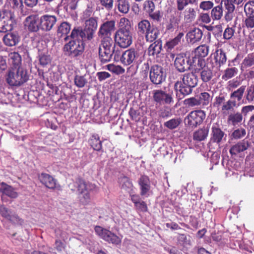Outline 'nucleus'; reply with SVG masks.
<instances>
[{
	"mask_svg": "<svg viewBox=\"0 0 254 254\" xmlns=\"http://www.w3.org/2000/svg\"><path fill=\"white\" fill-rule=\"evenodd\" d=\"M226 53L224 51L220 49L216 51L214 53V60L215 61L216 65L220 67L224 65L227 61Z\"/></svg>",
	"mask_w": 254,
	"mask_h": 254,
	"instance_id": "obj_23",
	"label": "nucleus"
},
{
	"mask_svg": "<svg viewBox=\"0 0 254 254\" xmlns=\"http://www.w3.org/2000/svg\"><path fill=\"white\" fill-rule=\"evenodd\" d=\"M7 220L14 225H21L23 223V220L13 212L9 216Z\"/></svg>",
	"mask_w": 254,
	"mask_h": 254,
	"instance_id": "obj_49",
	"label": "nucleus"
},
{
	"mask_svg": "<svg viewBox=\"0 0 254 254\" xmlns=\"http://www.w3.org/2000/svg\"><path fill=\"white\" fill-rule=\"evenodd\" d=\"M115 29V21L113 20L106 21L100 25L98 32V36L100 38L110 37Z\"/></svg>",
	"mask_w": 254,
	"mask_h": 254,
	"instance_id": "obj_14",
	"label": "nucleus"
},
{
	"mask_svg": "<svg viewBox=\"0 0 254 254\" xmlns=\"http://www.w3.org/2000/svg\"><path fill=\"white\" fill-rule=\"evenodd\" d=\"M235 32V27H227L224 31L223 38L225 40H230L234 36Z\"/></svg>",
	"mask_w": 254,
	"mask_h": 254,
	"instance_id": "obj_61",
	"label": "nucleus"
},
{
	"mask_svg": "<svg viewBox=\"0 0 254 254\" xmlns=\"http://www.w3.org/2000/svg\"><path fill=\"white\" fill-rule=\"evenodd\" d=\"M184 35V33L183 32H179L174 39L167 42L166 45L168 49H172L176 46L181 43V39L183 37Z\"/></svg>",
	"mask_w": 254,
	"mask_h": 254,
	"instance_id": "obj_44",
	"label": "nucleus"
},
{
	"mask_svg": "<svg viewBox=\"0 0 254 254\" xmlns=\"http://www.w3.org/2000/svg\"><path fill=\"white\" fill-rule=\"evenodd\" d=\"M205 117V112L203 110L192 111L185 117L184 122L187 126L195 128L202 123Z\"/></svg>",
	"mask_w": 254,
	"mask_h": 254,
	"instance_id": "obj_6",
	"label": "nucleus"
},
{
	"mask_svg": "<svg viewBox=\"0 0 254 254\" xmlns=\"http://www.w3.org/2000/svg\"><path fill=\"white\" fill-rule=\"evenodd\" d=\"M237 102L235 100L229 99L226 102H224L222 106L221 110L222 111H229L233 110L234 108L236 107Z\"/></svg>",
	"mask_w": 254,
	"mask_h": 254,
	"instance_id": "obj_53",
	"label": "nucleus"
},
{
	"mask_svg": "<svg viewBox=\"0 0 254 254\" xmlns=\"http://www.w3.org/2000/svg\"><path fill=\"white\" fill-rule=\"evenodd\" d=\"M20 37L16 33L11 32L5 34L2 39L4 44L8 47L16 45L19 42Z\"/></svg>",
	"mask_w": 254,
	"mask_h": 254,
	"instance_id": "obj_19",
	"label": "nucleus"
},
{
	"mask_svg": "<svg viewBox=\"0 0 254 254\" xmlns=\"http://www.w3.org/2000/svg\"><path fill=\"white\" fill-rule=\"evenodd\" d=\"M244 12L246 16H254V0H249L245 4Z\"/></svg>",
	"mask_w": 254,
	"mask_h": 254,
	"instance_id": "obj_50",
	"label": "nucleus"
},
{
	"mask_svg": "<svg viewBox=\"0 0 254 254\" xmlns=\"http://www.w3.org/2000/svg\"><path fill=\"white\" fill-rule=\"evenodd\" d=\"M57 22V17L55 15L45 14L40 17L41 30L48 32L50 31Z\"/></svg>",
	"mask_w": 254,
	"mask_h": 254,
	"instance_id": "obj_15",
	"label": "nucleus"
},
{
	"mask_svg": "<svg viewBox=\"0 0 254 254\" xmlns=\"http://www.w3.org/2000/svg\"><path fill=\"white\" fill-rule=\"evenodd\" d=\"M138 184L141 196L148 197L151 192V182L149 177L146 175H141L138 180Z\"/></svg>",
	"mask_w": 254,
	"mask_h": 254,
	"instance_id": "obj_16",
	"label": "nucleus"
},
{
	"mask_svg": "<svg viewBox=\"0 0 254 254\" xmlns=\"http://www.w3.org/2000/svg\"><path fill=\"white\" fill-rule=\"evenodd\" d=\"M39 178L40 182L47 188L50 189L56 188V180L49 174L42 173Z\"/></svg>",
	"mask_w": 254,
	"mask_h": 254,
	"instance_id": "obj_21",
	"label": "nucleus"
},
{
	"mask_svg": "<svg viewBox=\"0 0 254 254\" xmlns=\"http://www.w3.org/2000/svg\"><path fill=\"white\" fill-rule=\"evenodd\" d=\"M78 195L79 200L83 204L86 205L90 201V195L88 190L80 193Z\"/></svg>",
	"mask_w": 254,
	"mask_h": 254,
	"instance_id": "obj_62",
	"label": "nucleus"
},
{
	"mask_svg": "<svg viewBox=\"0 0 254 254\" xmlns=\"http://www.w3.org/2000/svg\"><path fill=\"white\" fill-rule=\"evenodd\" d=\"M98 18H90L84 21V28H74L71 31L72 38L80 37L82 40L91 41L94 37L98 27Z\"/></svg>",
	"mask_w": 254,
	"mask_h": 254,
	"instance_id": "obj_2",
	"label": "nucleus"
},
{
	"mask_svg": "<svg viewBox=\"0 0 254 254\" xmlns=\"http://www.w3.org/2000/svg\"><path fill=\"white\" fill-rule=\"evenodd\" d=\"M26 28L31 32H36L41 29L40 18L37 16L31 15L27 17L25 20Z\"/></svg>",
	"mask_w": 254,
	"mask_h": 254,
	"instance_id": "obj_17",
	"label": "nucleus"
},
{
	"mask_svg": "<svg viewBox=\"0 0 254 254\" xmlns=\"http://www.w3.org/2000/svg\"><path fill=\"white\" fill-rule=\"evenodd\" d=\"M246 88V86L245 85L241 86L237 90L231 93L230 98L233 100L237 99L238 101H241L243 97Z\"/></svg>",
	"mask_w": 254,
	"mask_h": 254,
	"instance_id": "obj_41",
	"label": "nucleus"
},
{
	"mask_svg": "<svg viewBox=\"0 0 254 254\" xmlns=\"http://www.w3.org/2000/svg\"><path fill=\"white\" fill-rule=\"evenodd\" d=\"M173 91L167 92L161 89L153 91V98L155 102L159 105H171L174 103Z\"/></svg>",
	"mask_w": 254,
	"mask_h": 254,
	"instance_id": "obj_9",
	"label": "nucleus"
},
{
	"mask_svg": "<svg viewBox=\"0 0 254 254\" xmlns=\"http://www.w3.org/2000/svg\"><path fill=\"white\" fill-rule=\"evenodd\" d=\"M202 35V32L200 29L194 28L187 33L186 37L189 43L194 44L201 40Z\"/></svg>",
	"mask_w": 254,
	"mask_h": 254,
	"instance_id": "obj_20",
	"label": "nucleus"
},
{
	"mask_svg": "<svg viewBox=\"0 0 254 254\" xmlns=\"http://www.w3.org/2000/svg\"><path fill=\"white\" fill-rule=\"evenodd\" d=\"M195 1L196 0H177V9L182 11L189 4H193Z\"/></svg>",
	"mask_w": 254,
	"mask_h": 254,
	"instance_id": "obj_58",
	"label": "nucleus"
},
{
	"mask_svg": "<svg viewBox=\"0 0 254 254\" xmlns=\"http://www.w3.org/2000/svg\"><path fill=\"white\" fill-rule=\"evenodd\" d=\"M245 96L249 103H252L254 100V84L248 87Z\"/></svg>",
	"mask_w": 254,
	"mask_h": 254,
	"instance_id": "obj_54",
	"label": "nucleus"
},
{
	"mask_svg": "<svg viewBox=\"0 0 254 254\" xmlns=\"http://www.w3.org/2000/svg\"><path fill=\"white\" fill-rule=\"evenodd\" d=\"M95 232L99 236L109 243L117 245L121 243V239L111 231L96 226Z\"/></svg>",
	"mask_w": 254,
	"mask_h": 254,
	"instance_id": "obj_11",
	"label": "nucleus"
},
{
	"mask_svg": "<svg viewBox=\"0 0 254 254\" xmlns=\"http://www.w3.org/2000/svg\"><path fill=\"white\" fill-rule=\"evenodd\" d=\"M181 122L182 120L180 118H173L165 122L164 126L170 129H174L179 127Z\"/></svg>",
	"mask_w": 254,
	"mask_h": 254,
	"instance_id": "obj_45",
	"label": "nucleus"
},
{
	"mask_svg": "<svg viewBox=\"0 0 254 254\" xmlns=\"http://www.w3.org/2000/svg\"><path fill=\"white\" fill-rule=\"evenodd\" d=\"M162 50V41L160 39L156 40L151 44L148 49V55L150 56H157Z\"/></svg>",
	"mask_w": 254,
	"mask_h": 254,
	"instance_id": "obj_28",
	"label": "nucleus"
},
{
	"mask_svg": "<svg viewBox=\"0 0 254 254\" xmlns=\"http://www.w3.org/2000/svg\"><path fill=\"white\" fill-rule=\"evenodd\" d=\"M69 187L72 191L77 190L78 194L88 190L87 185L84 181L81 179H78L75 182L69 184Z\"/></svg>",
	"mask_w": 254,
	"mask_h": 254,
	"instance_id": "obj_22",
	"label": "nucleus"
},
{
	"mask_svg": "<svg viewBox=\"0 0 254 254\" xmlns=\"http://www.w3.org/2000/svg\"><path fill=\"white\" fill-rule=\"evenodd\" d=\"M189 61L188 55H177L174 61V66L179 72H184L189 70Z\"/></svg>",
	"mask_w": 254,
	"mask_h": 254,
	"instance_id": "obj_13",
	"label": "nucleus"
},
{
	"mask_svg": "<svg viewBox=\"0 0 254 254\" xmlns=\"http://www.w3.org/2000/svg\"><path fill=\"white\" fill-rule=\"evenodd\" d=\"M226 94L220 93L214 99L213 103L214 107L219 108L222 104L223 105L226 101Z\"/></svg>",
	"mask_w": 254,
	"mask_h": 254,
	"instance_id": "obj_52",
	"label": "nucleus"
},
{
	"mask_svg": "<svg viewBox=\"0 0 254 254\" xmlns=\"http://www.w3.org/2000/svg\"><path fill=\"white\" fill-rule=\"evenodd\" d=\"M199 73H200L201 79L204 82L209 81L213 77L212 71L208 66L204 67V68L200 70Z\"/></svg>",
	"mask_w": 254,
	"mask_h": 254,
	"instance_id": "obj_37",
	"label": "nucleus"
},
{
	"mask_svg": "<svg viewBox=\"0 0 254 254\" xmlns=\"http://www.w3.org/2000/svg\"><path fill=\"white\" fill-rule=\"evenodd\" d=\"M118 183L120 188L130 192L133 188V184L129 178L126 176H121L118 179Z\"/></svg>",
	"mask_w": 254,
	"mask_h": 254,
	"instance_id": "obj_25",
	"label": "nucleus"
},
{
	"mask_svg": "<svg viewBox=\"0 0 254 254\" xmlns=\"http://www.w3.org/2000/svg\"><path fill=\"white\" fill-rule=\"evenodd\" d=\"M184 104L189 107L200 106L199 100L194 97H191L185 99Z\"/></svg>",
	"mask_w": 254,
	"mask_h": 254,
	"instance_id": "obj_64",
	"label": "nucleus"
},
{
	"mask_svg": "<svg viewBox=\"0 0 254 254\" xmlns=\"http://www.w3.org/2000/svg\"><path fill=\"white\" fill-rule=\"evenodd\" d=\"M79 38L80 37L75 38L71 37L72 40L64 46V51L66 55L74 58L82 54L84 50V40Z\"/></svg>",
	"mask_w": 254,
	"mask_h": 254,
	"instance_id": "obj_4",
	"label": "nucleus"
},
{
	"mask_svg": "<svg viewBox=\"0 0 254 254\" xmlns=\"http://www.w3.org/2000/svg\"><path fill=\"white\" fill-rule=\"evenodd\" d=\"M208 52L209 47L206 45H202L195 49L194 54L199 57L204 58L207 56Z\"/></svg>",
	"mask_w": 254,
	"mask_h": 254,
	"instance_id": "obj_46",
	"label": "nucleus"
},
{
	"mask_svg": "<svg viewBox=\"0 0 254 254\" xmlns=\"http://www.w3.org/2000/svg\"><path fill=\"white\" fill-rule=\"evenodd\" d=\"M140 53L137 49L130 48L123 52L121 63L124 65H129L135 63L140 58Z\"/></svg>",
	"mask_w": 254,
	"mask_h": 254,
	"instance_id": "obj_10",
	"label": "nucleus"
},
{
	"mask_svg": "<svg viewBox=\"0 0 254 254\" xmlns=\"http://www.w3.org/2000/svg\"><path fill=\"white\" fill-rule=\"evenodd\" d=\"M250 142L246 139L241 140L233 145L230 150V153L232 155H237L248 149L250 146Z\"/></svg>",
	"mask_w": 254,
	"mask_h": 254,
	"instance_id": "obj_18",
	"label": "nucleus"
},
{
	"mask_svg": "<svg viewBox=\"0 0 254 254\" xmlns=\"http://www.w3.org/2000/svg\"><path fill=\"white\" fill-rule=\"evenodd\" d=\"M184 20L187 23L193 21L195 18L196 12L193 8H187L184 12Z\"/></svg>",
	"mask_w": 254,
	"mask_h": 254,
	"instance_id": "obj_40",
	"label": "nucleus"
},
{
	"mask_svg": "<svg viewBox=\"0 0 254 254\" xmlns=\"http://www.w3.org/2000/svg\"><path fill=\"white\" fill-rule=\"evenodd\" d=\"M77 0H62L59 6H63L67 14L71 13L77 7Z\"/></svg>",
	"mask_w": 254,
	"mask_h": 254,
	"instance_id": "obj_24",
	"label": "nucleus"
},
{
	"mask_svg": "<svg viewBox=\"0 0 254 254\" xmlns=\"http://www.w3.org/2000/svg\"><path fill=\"white\" fill-rule=\"evenodd\" d=\"M243 120V115L239 112L231 113L229 115L227 122L229 125L236 126L241 123Z\"/></svg>",
	"mask_w": 254,
	"mask_h": 254,
	"instance_id": "obj_34",
	"label": "nucleus"
},
{
	"mask_svg": "<svg viewBox=\"0 0 254 254\" xmlns=\"http://www.w3.org/2000/svg\"><path fill=\"white\" fill-rule=\"evenodd\" d=\"M238 71L236 67H231L227 68L222 75V79L227 80L235 76Z\"/></svg>",
	"mask_w": 254,
	"mask_h": 254,
	"instance_id": "obj_51",
	"label": "nucleus"
},
{
	"mask_svg": "<svg viewBox=\"0 0 254 254\" xmlns=\"http://www.w3.org/2000/svg\"><path fill=\"white\" fill-rule=\"evenodd\" d=\"M246 134V129L244 128L240 127L234 130L232 133V136L234 139H238L244 137Z\"/></svg>",
	"mask_w": 254,
	"mask_h": 254,
	"instance_id": "obj_59",
	"label": "nucleus"
},
{
	"mask_svg": "<svg viewBox=\"0 0 254 254\" xmlns=\"http://www.w3.org/2000/svg\"><path fill=\"white\" fill-rule=\"evenodd\" d=\"M94 14L93 6L91 3L87 5L86 8L83 11L81 14V19L84 21L90 18H98L97 17H93Z\"/></svg>",
	"mask_w": 254,
	"mask_h": 254,
	"instance_id": "obj_36",
	"label": "nucleus"
},
{
	"mask_svg": "<svg viewBox=\"0 0 254 254\" xmlns=\"http://www.w3.org/2000/svg\"><path fill=\"white\" fill-rule=\"evenodd\" d=\"M227 138V134L220 128L218 123L213 124L210 134V141L218 145L224 143Z\"/></svg>",
	"mask_w": 254,
	"mask_h": 254,
	"instance_id": "obj_12",
	"label": "nucleus"
},
{
	"mask_svg": "<svg viewBox=\"0 0 254 254\" xmlns=\"http://www.w3.org/2000/svg\"><path fill=\"white\" fill-rule=\"evenodd\" d=\"M198 100L200 106L204 107L209 104L211 100V97L209 93L206 92H202L200 93Z\"/></svg>",
	"mask_w": 254,
	"mask_h": 254,
	"instance_id": "obj_47",
	"label": "nucleus"
},
{
	"mask_svg": "<svg viewBox=\"0 0 254 254\" xmlns=\"http://www.w3.org/2000/svg\"><path fill=\"white\" fill-rule=\"evenodd\" d=\"M89 143L94 150L100 151L102 150V141L100 140L98 134H93L89 139Z\"/></svg>",
	"mask_w": 254,
	"mask_h": 254,
	"instance_id": "obj_31",
	"label": "nucleus"
},
{
	"mask_svg": "<svg viewBox=\"0 0 254 254\" xmlns=\"http://www.w3.org/2000/svg\"><path fill=\"white\" fill-rule=\"evenodd\" d=\"M28 79L27 71L20 68L9 70L5 75L6 82L10 86H20Z\"/></svg>",
	"mask_w": 254,
	"mask_h": 254,
	"instance_id": "obj_3",
	"label": "nucleus"
},
{
	"mask_svg": "<svg viewBox=\"0 0 254 254\" xmlns=\"http://www.w3.org/2000/svg\"><path fill=\"white\" fill-rule=\"evenodd\" d=\"M209 132L208 127H203L196 130L193 134L194 140L201 141L204 140L207 137Z\"/></svg>",
	"mask_w": 254,
	"mask_h": 254,
	"instance_id": "obj_32",
	"label": "nucleus"
},
{
	"mask_svg": "<svg viewBox=\"0 0 254 254\" xmlns=\"http://www.w3.org/2000/svg\"><path fill=\"white\" fill-rule=\"evenodd\" d=\"M254 65V52L248 54L241 64V69L247 68Z\"/></svg>",
	"mask_w": 254,
	"mask_h": 254,
	"instance_id": "obj_39",
	"label": "nucleus"
},
{
	"mask_svg": "<svg viewBox=\"0 0 254 254\" xmlns=\"http://www.w3.org/2000/svg\"><path fill=\"white\" fill-rule=\"evenodd\" d=\"M189 57V70L191 69H194V67L196 66L197 62L198 61V59H199V57L194 55V54H191V55H188Z\"/></svg>",
	"mask_w": 254,
	"mask_h": 254,
	"instance_id": "obj_56",
	"label": "nucleus"
},
{
	"mask_svg": "<svg viewBox=\"0 0 254 254\" xmlns=\"http://www.w3.org/2000/svg\"><path fill=\"white\" fill-rule=\"evenodd\" d=\"M39 57L40 64L43 67L46 66L51 63V59L49 55L41 54L39 56Z\"/></svg>",
	"mask_w": 254,
	"mask_h": 254,
	"instance_id": "obj_60",
	"label": "nucleus"
},
{
	"mask_svg": "<svg viewBox=\"0 0 254 254\" xmlns=\"http://www.w3.org/2000/svg\"><path fill=\"white\" fill-rule=\"evenodd\" d=\"M152 26L148 20L143 19L138 22L136 30L138 35H144Z\"/></svg>",
	"mask_w": 254,
	"mask_h": 254,
	"instance_id": "obj_27",
	"label": "nucleus"
},
{
	"mask_svg": "<svg viewBox=\"0 0 254 254\" xmlns=\"http://www.w3.org/2000/svg\"><path fill=\"white\" fill-rule=\"evenodd\" d=\"M74 84L78 88H82L87 83L86 75H80L76 74L74 77Z\"/></svg>",
	"mask_w": 254,
	"mask_h": 254,
	"instance_id": "obj_48",
	"label": "nucleus"
},
{
	"mask_svg": "<svg viewBox=\"0 0 254 254\" xmlns=\"http://www.w3.org/2000/svg\"><path fill=\"white\" fill-rule=\"evenodd\" d=\"M8 60L9 63L16 67L21 64V57L18 53L13 52L9 54Z\"/></svg>",
	"mask_w": 254,
	"mask_h": 254,
	"instance_id": "obj_42",
	"label": "nucleus"
},
{
	"mask_svg": "<svg viewBox=\"0 0 254 254\" xmlns=\"http://www.w3.org/2000/svg\"><path fill=\"white\" fill-rule=\"evenodd\" d=\"M0 192L11 198H15L18 196L17 193L12 187L3 182H0Z\"/></svg>",
	"mask_w": 254,
	"mask_h": 254,
	"instance_id": "obj_26",
	"label": "nucleus"
},
{
	"mask_svg": "<svg viewBox=\"0 0 254 254\" xmlns=\"http://www.w3.org/2000/svg\"><path fill=\"white\" fill-rule=\"evenodd\" d=\"M71 29L70 24L67 22H63L58 27V35L59 37H62L63 36H65L64 39L66 41L68 38L67 34L69 32Z\"/></svg>",
	"mask_w": 254,
	"mask_h": 254,
	"instance_id": "obj_33",
	"label": "nucleus"
},
{
	"mask_svg": "<svg viewBox=\"0 0 254 254\" xmlns=\"http://www.w3.org/2000/svg\"><path fill=\"white\" fill-rule=\"evenodd\" d=\"M112 57L114 56V59L115 61H121V56L123 53L119 47H117L116 46V44H114L113 49L111 51Z\"/></svg>",
	"mask_w": 254,
	"mask_h": 254,
	"instance_id": "obj_63",
	"label": "nucleus"
},
{
	"mask_svg": "<svg viewBox=\"0 0 254 254\" xmlns=\"http://www.w3.org/2000/svg\"><path fill=\"white\" fill-rule=\"evenodd\" d=\"M107 69L117 74L124 73L125 71V69L120 65H115L113 64H110L107 65Z\"/></svg>",
	"mask_w": 254,
	"mask_h": 254,
	"instance_id": "obj_55",
	"label": "nucleus"
},
{
	"mask_svg": "<svg viewBox=\"0 0 254 254\" xmlns=\"http://www.w3.org/2000/svg\"><path fill=\"white\" fill-rule=\"evenodd\" d=\"M223 10L221 4L213 7L211 11V16L213 20H220L223 16Z\"/></svg>",
	"mask_w": 254,
	"mask_h": 254,
	"instance_id": "obj_38",
	"label": "nucleus"
},
{
	"mask_svg": "<svg viewBox=\"0 0 254 254\" xmlns=\"http://www.w3.org/2000/svg\"><path fill=\"white\" fill-rule=\"evenodd\" d=\"M99 59L102 63H106L110 62L112 59L111 51L99 49Z\"/></svg>",
	"mask_w": 254,
	"mask_h": 254,
	"instance_id": "obj_43",
	"label": "nucleus"
},
{
	"mask_svg": "<svg viewBox=\"0 0 254 254\" xmlns=\"http://www.w3.org/2000/svg\"><path fill=\"white\" fill-rule=\"evenodd\" d=\"M159 35V30L157 27L152 26L144 35H145L146 41L151 43L158 40L157 38Z\"/></svg>",
	"mask_w": 254,
	"mask_h": 254,
	"instance_id": "obj_30",
	"label": "nucleus"
},
{
	"mask_svg": "<svg viewBox=\"0 0 254 254\" xmlns=\"http://www.w3.org/2000/svg\"><path fill=\"white\" fill-rule=\"evenodd\" d=\"M196 74L192 70L187 72L183 75L182 81H178L175 83L174 89L179 100L190 94L192 89L197 85L198 78Z\"/></svg>",
	"mask_w": 254,
	"mask_h": 254,
	"instance_id": "obj_1",
	"label": "nucleus"
},
{
	"mask_svg": "<svg viewBox=\"0 0 254 254\" xmlns=\"http://www.w3.org/2000/svg\"><path fill=\"white\" fill-rule=\"evenodd\" d=\"M166 73L164 68L158 64H154L151 66L149 71V78L150 81L155 85H159L165 80Z\"/></svg>",
	"mask_w": 254,
	"mask_h": 254,
	"instance_id": "obj_8",
	"label": "nucleus"
},
{
	"mask_svg": "<svg viewBox=\"0 0 254 254\" xmlns=\"http://www.w3.org/2000/svg\"><path fill=\"white\" fill-rule=\"evenodd\" d=\"M101 44L99 45V50H105L106 51H112L115 44L111 37L101 38Z\"/></svg>",
	"mask_w": 254,
	"mask_h": 254,
	"instance_id": "obj_35",
	"label": "nucleus"
},
{
	"mask_svg": "<svg viewBox=\"0 0 254 254\" xmlns=\"http://www.w3.org/2000/svg\"><path fill=\"white\" fill-rule=\"evenodd\" d=\"M14 23V15L12 12L6 10L0 11V32L12 30Z\"/></svg>",
	"mask_w": 254,
	"mask_h": 254,
	"instance_id": "obj_7",
	"label": "nucleus"
},
{
	"mask_svg": "<svg viewBox=\"0 0 254 254\" xmlns=\"http://www.w3.org/2000/svg\"><path fill=\"white\" fill-rule=\"evenodd\" d=\"M115 6L120 13L127 14L130 8L129 0H115Z\"/></svg>",
	"mask_w": 254,
	"mask_h": 254,
	"instance_id": "obj_29",
	"label": "nucleus"
},
{
	"mask_svg": "<svg viewBox=\"0 0 254 254\" xmlns=\"http://www.w3.org/2000/svg\"><path fill=\"white\" fill-rule=\"evenodd\" d=\"M207 67V66H206L205 61L204 58L199 57V59H198L196 66L194 67V69H192V70L194 72L198 73L200 71V70L204 68V67Z\"/></svg>",
	"mask_w": 254,
	"mask_h": 254,
	"instance_id": "obj_57",
	"label": "nucleus"
},
{
	"mask_svg": "<svg viewBox=\"0 0 254 254\" xmlns=\"http://www.w3.org/2000/svg\"><path fill=\"white\" fill-rule=\"evenodd\" d=\"M114 40L120 48H127L132 43V32L128 29H119L115 33Z\"/></svg>",
	"mask_w": 254,
	"mask_h": 254,
	"instance_id": "obj_5",
	"label": "nucleus"
}]
</instances>
